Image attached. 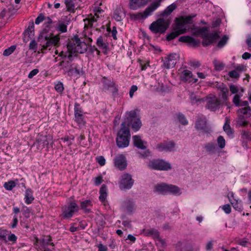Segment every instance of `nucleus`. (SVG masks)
Wrapping results in <instances>:
<instances>
[{
  "label": "nucleus",
  "mask_w": 251,
  "mask_h": 251,
  "mask_svg": "<svg viewBox=\"0 0 251 251\" xmlns=\"http://www.w3.org/2000/svg\"><path fill=\"white\" fill-rule=\"evenodd\" d=\"M132 139L134 145L135 147L141 150L146 149L147 142L143 141L140 136H133Z\"/></svg>",
  "instance_id": "25"
},
{
  "label": "nucleus",
  "mask_w": 251,
  "mask_h": 251,
  "mask_svg": "<svg viewBox=\"0 0 251 251\" xmlns=\"http://www.w3.org/2000/svg\"><path fill=\"white\" fill-rule=\"evenodd\" d=\"M115 166L120 170L126 169L127 163L126 157L122 154L116 156L114 158Z\"/></svg>",
  "instance_id": "19"
},
{
  "label": "nucleus",
  "mask_w": 251,
  "mask_h": 251,
  "mask_svg": "<svg viewBox=\"0 0 251 251\" xmlns=\"http://www.w3.org/2000/svg\"><path fill=\"white\" fill-rule=\"evenodd\" d=\"M149 233L152 235L153 238H155L156 239H157L160 236L158 230L154 228L150 229L149 231Z\"/></svg>",
  "instance_id": "53"
},
{
  "label": "nucleus",
  "mask_w": 251,
  "mask_h": 251,
  "mask_svg": "<svg viewBox=\"0 0 251 251\" xmlns=\"http://www.w3.org/2000/svg\"><path fill=\"white\" fill-rule=\"evenodd\" d=\"M148 166L151 169L157 170L167 171L172 168L170 163L162 159L150 161Z\"/></svg>",
  "instance_id": "11"
},
{
  "label": "nucleus",
  "mask_w": 251,
  "mask_h": 251,
  "mask_svg": "<svg viewBox=\"0 0 251 251\" xmlns=\"http://www.w3.org/2000/svg\"><path fill=\"white\" fill-rule=\"evenodd\" d=\"M130 138V130L128 127L126 126V122L123 123L121 128L118 131L116 138L117 146L120 148L127 147L129 144Z\"/></svg>",
  "instance_id": "5"
},
{
  "label": "nucleus",
  "mask_w": 251,
  "mask_h": 251,
  "mask_svg": "<svg viewBox=\"0 0 251 251\" xmlns=\"http://www.w3.org/2000/svg\"><path fill=\"white\" fill-rule=\"evenodd\" d=\"M134 182L131 176L127 173H125L121 176L119 182L120 189L121 190L130 189Z\"/></svg>",
  "instance_id": "12"
},
{
  "label": "nucleus",
  "mask_w": 251,
  "mask_h": 251,
  "mask_svg": "<svg viewBox=\"0 0 251 251\" xmlns=\"http://www.w3.org/2000/svg\"><path fill=\"white\" fill-rule=\"evenodd\" d=\"M75 121L77 123L79 126H83L85 125V121L84 119V116L82 114L79 115L77 113L75 114Z\"/></svg>",
  "instance_id": "39"
},
{
  "label": "nucleus",
  "mask_w": 251,
  "mask_h": 251,
  "mask_svg": "<svg viewBox=\"0 0 251 251\" xmlns=\"http://www.w3.org/2000/svg\"><path fill=\"white\" fill-rule=\"evenodd\" d=\"M6 238L7 242L11 241L13 243H15L17 239V237H16V236L13 233L10 234Z\"/></svg>",
  "instance_id": "62"
},
{
  "label": "nucleus",
  "mask_w": 251,
  "mask_h": 251,
  "mask_svg": "<svg viewBox=\"0 0 251 251\" xmlns=\"http://www.w3.org/2000/svg\"><path fill=\"white\" fill-rule=\"evenodd\" d=\"M126 122L130 125L132 129L136 132L138 131L142 126V122L140 119L137 117L136 112L132 110L126 113Z\"/></svg>",
  "instance_id": "8"
},
{
  "label": "nucleus",
  "mask_w": 251,
  "mask_h": 251,
  "mask_svg": "<svg viewBox=\"0 0 251 251\" xmlns=\"http://www.w3.org/2000/svg\"><path fill=\"white\" fill-rule=\"evenodd\" d=\"M195 127L197 130L206 133L208 132L205 118H199L196 122Z\"/></svg>",
  "instance_id": "21"
},
{
  "label": "nucleus",
  "mask_w": 251,
  "mask_h": 251,
  "mask_svg": "<svg viewBox=\"0 0 251 251\" xmlns=\"http://www.w3.org/2000/svg\"><path fill=\"white\" fill-rule=\"evenodd\" d=\"M54 88L56 92L59 93H62L64 89L63 83L60 81H58L55 84Z\"/></svg>",
  "instance_id": "47"
},
{
  "label": "nucleus",
  "mask_w": 251,
  "mask_h": 251,
  "mask_svg": "<svg viewBox=\"0 0 251 251\" xmlns=\"http://www.w3.org/2000/svg\"><path fill=\"white\" fill-rule=\"evenodd\" d=\"M122 208L127 213H132L135 209V203L132 200L127 199L123 201Z\"/></svg>",
  "instance_id": "22"
},
{
  "label": "nucleus",
  "mask_w": 251,
  "mask_h": 251,
  "mask_svg": "<svg viewBox=\"0 0 251 251\" xmlns=\"http://www.w3.org/2000/svg\"><path fill=\"white\" fill-rule=\"evenodd\" d=\"M179 56L176 53H172L165 56L163 59L162 67L166 69L174 68L178 60Z\"/></svg>",
  "instance_id": "13"
},
{
  "label": "nucleus",
  "mask_w": 251,
  "mask_h": 251,
  "mask_svg": "<svg viewBox=\"0 0 251 251\" xmlns=\"http://www.w3.org/2000/svg\"><path fill=\"white\" fill-rule=\"evenodd\" d=\"M126 17L125 10L122 7H117L113 11V18L117 21L120 22Z\"/></svg>",
  "instance_id": "23"
},
{
  "label": "nucleus",
  "mask_w": 251,
  "mask_h": 251,
  "mask_svg": "<svg viewBox=\"0 0 251 251\" xmlns=\"http://www.w3.org/2000/svg\"><path fill=\"white\" fill-rule=\"evenodd\" d=\"M168 194L179 196L181 194V191L178 186L168 184L167 194Z\"/></svg>",
  "instance_id": "30"
},
{
  "label": "nucleus",
  "mask_w": 251,
  "mask_h": 251,
  "mask_svg": "<svg viewBox=\"0 0 251 251\" xmlns=\"http://www.w3.org/2000/svg\"><path fill=\"white\" fill-rule=\"evenodd\" d=\"M7 232L6 230L0 229V239L4 241L6 243L7 242L6 238Z\"/></svg>",
  "instance_id": "51"
},
{
  "label": "nucleus",
  "mask_w": 251,
  "mask_h": 251,
  "mask_svg": "<svg viewBox=\"0 0 251 251\" xmlns=\"http://www.w3.org/2000/svg\"><path fill=\"white\" fill-rule=\"evenodd\" d=\"M52 137L50 136L39 135L37 139V146L38 149L42 150L48 148L50 144L52 142Z\"/></svg>",
  "instance_id": "17"
},
{
  "label": "nucleus",
  "mask_w": 251,
  "mask_h": 251,
  "mask_svg": "<svg viewBox=\"0 0 251 251\" xmlns=\"http://www.w3.org/2000/svg\"><path fill=\"white\" fill-rule=\"evenodd\" d=\"M76 0H65V4L67 10L73 12L75 8V3Z\"/></svg>",
  "instance_id": "38"
},
{
  "label": "nucleus",
  "mask_w": 251,
  "mask_h": 251,
  "mask_svg": "<svg viewBox=\"0 0 251 251\" xmlns=\"http://www.w3.org/2000/svg\"><path fill=\"white\" fill-rule=\"evenodd\" d=\"M45 27H50L51 24L53 23V22L52 20L50 19V17H45ZM55 22H53V24H54Z\"/></svg>",
  "instance_id": "55"
},
{
  "label": "nucleus",
  "mask_w": 251,
  "mask_h": 251,
  "mask_svg": "<svg viewBox=\"0 0 251 251\" xmlns=\"http://www.w3.org/2000/svg\"><path fill=\"white\" fill-rule=\"evenodd\" d=\"M183 33V32H170V34H168L167 35H166L165 38L167 41H170L176 38L180 34Z\"/></svg>",
  "instance_id": "46"
},
{
  "label": "nucleus",
  "mask_w": 251,
  "mask_h": 251,
  "mask_svg": "<svg viewBox=\"0 0 251 251\" xmlns=\"http://www.w3.org/2000/svg\"><path fill=\"white\" fill-rule=\"evenodd\" d=\"M237 113L240 115L248 118L251 116V109L250 107H245L240 108L238 110Z\"/></svg>",
  "instance_id": "34"
},
{
  "label": "nucleus",
  "mask_w": 251,
  "mask_h": 251,
  "mask_svg": "<svg viewBox=\"0 0 251 251\" xmlns=\"http://www.w3.org/2000/svg\"><path fill=\"white\" fill-rule=\"evenodd\" d=\"M163 0H155L148 7L143 13H131L130 16L134 20H144L155 11L161 4Z\"/></svg>",
  "instance_id": "7"
},
{
  "label": "nucleus",
  "mask_w": 251,
  "mask_h": 251,
  "mask_svg": "<svg viewBox=\"0 0 251 251\" xmlns=\"http://www.w3.org/2000/svg\"><path fill=\"white\" fill-rule=\"evenodd\" d=\"M78 210L77 204L75 201H70L62 207L63 217L65 219L70 218Z\"/></svg>",
  "instance_id": "10"
},
{
  "label": "nucleus",
  "mask_w": 251,
  "mask_h": 251,
  "mask_svg": "<svg viewBox=\"0 0 251 251\" xmlns=\"http://www.w3.org/2000/svg\"><path fill=\"white\" fill-rule=\"evenodd\" d=\"M68 50L71 53H83L88 49V45L85 42V39L78 35L75 36L69 40L67 45Z\"/></svg>",
  "instance_id": "2"
},
{
  "label": "nucleus",
  "mask_w": 251,
  "mask_h": 251,
  "mask_svg": "<svg viewBox=\"0 0 251 251\" xmlns=\"http://www.w3.org/2000/svg\"><path fill=\"white\" fill-rule=\"evenodd\" d=\"M97 161L100 166H103L105 164V159L102 156H100L97 157Z\"/></svg>",
  "instance_id": "64"
},
{
  "label": "nucleus",
  "mask_w": 251,
  "mask_h": 251,
  "mask_svg": "<svg viewBox=\"0 0 251 251\" xmlns=\"http://www.w3.org/2000/svg\"><path fill=\"white\" fill-rule=\"evenodd\" d=\"M168 187V184L165 183L157 184L154 186V191L159 194L167 195Z\"/></svg>",
  "instance_id": "27"
},
{
  "label": "nucleus",
  "mask_w": 251,
  "mask_h": 251,
  "mask_svg": "<svg viewBox=\"0 0 251 251\" xmlns=\"http://www.w3.org/2000/svg\"><path fill=\"white\" fill-rule=\"evenodd\" d=\"M65 73H68V75L70 76H77L80 75V69L77 68L75 64L71 69L67 68L66 66H65Z\"/></svg>",
  "instance_id": "29"
},
{
  "label": "nucleus",
  "mask_w": 251,
  "mask_h": 251,
  "mask_svg": "<svg viewBox=\"0 0 251 251\" xmlns=\"http://www.w3.org/2000/svg\"><path fill=\"white\" fill-rule=\"evenodd\" d=\"M188 64L191 66V67L194 68V69H196V68H199L201 64L200 63L197 61H194V60H191L190 61Z\"/></svg>",
  "instance_id": "57"
},
{
  "label": "nucleus",
  "mask_w": 251,
  "mask_h": 251,
  "mask_svg": "<svg viewBox=\"0 0 251 251\" xmlns=\"http://www.w3.org/2000/svg\"><path fill=\"white\" fill-rule=\"evenodd\" d=\"M97 45L99 48L103 50L104 53H107L108 50V45L105 42H103L101 37H99L97 40Z\"/></svg>",
  "instance_id": "35"
},
{
  "label": "nucleus",
  "mask_w": 251,
  "mask_h": 251,
  "mask_svg": "<svg viewBox=\"0 0 251 251\" xmlns=\"http://www.w3.org/2000/svg\"><path fill=\"white\" fill-rule=\"evenodd\" d=\"M138 89V87L136 85H132L130 87V90H129V97L130 98H132L134 92H135Z\"/></svg>",
  "instance_id": "61"
},
{
  "label": "nucleus",
  "mask_w": 251,
  "mask_h": 251,
  "mask_svg": "<svg viewBox=\"0 0 251 251\" xmlns=\"http://www.w3.org/2000/svg\"><path fill=\"white\" fill-rule=\"evenodd\" d=\"M15 46H11L8 48L5 49L3 52V55L5 56H8L11 54L16 50Z\"/></svg>",
  "instance_id": "43"
},
{
  "label": "nucleus",
  "mask_w": 251,
  "mask_h": 251,
  "mask_svg": "<svg viewBox=\"0 0 251 251\" xmlns=\"http://www.w3.org/2000/svg\"><path fill=\"white\" fill-rule=\"evenodd\" d=\"M34 199L33 196V192L30 189L26 190L25 193L24 200L26 204H30L32 202Z\"/></svg>",
  "instance_id": "31"
},
{
  "label": "nucleus",
  "mask_w": 251,
  "mask_h": 251,
  "mask_svg": "<svg viewBox=\"0 0 251 251\" xmlns=\"http://www.w3.org/2000/svg\"><path fill=\"white\" fill-rule=\"evenodd\" d=\"M195 36L201 37L202 39V44L203 46H207L217 43L216 48H223L227 43L229 39L228 36L225 35L219 39L220 37L218 32H194Z\"/></svg>",
  "instance_id": "1"
},
{
  "label": "nucleus",
  "mask_w": 251,
  "mask_h": 251,
  "mask_svg": "<svg viewBox=\"0 0 251 251\" xmlns=\"http://www.w3.org/2000/svg\"><path fill=\"white\" fill-rule=\"evenodd\" d=\"M196 15L180 16L176 17L172 25V31H186L190 25L193 24Z\"/></svg>",
  "instance_id": "3"
},
{
  "label": "nucleus",
  "mask_w": 251,
  "mask_h": 251,
  "mask_svg": "<svg viewBox=\"0 0 251 251\" xmlns=\"http://www.w3.org/2000/svg\"><path fill=\"white\" fill-rule=\"evenodd\" d=\"M204 101H206V108L211 111H215L220 107V99L213 94H209L204 98Z\"/></svg>",
  "instance_id": "14"
},
{
  "label": "nucleus",
  "mask_w": 251,
  "mask_h": 251,
  "mask_svg": "<svg viewBox=\"0 0 251 251\" xmlns=\"http://www.w3.org/2000/svg\"><path fill=\"white\" fill-rule=\"evenodd\" d=\"M228 75L230 77L233 78H237L240 76L239 73L235 70L229 72Z\"/></svg>",
  "instance_id": "59"
},
{
  "label": "nucleus",
  "mask_w": 251,
  "mask_h": 251,
  "mask_svg": "<svg viewBox=\"0 0 251 251\" xmlns=\"http://www.w3.org/2000/svg\"><path fill=\"white\" fill-rule=\"evenodd\" d=\"M220 207L224 210L226 214H229L231 212V207L228 204H225L220 206Z\"/></svg>",
  "instance_id": "56"
},
{
  "label": "nucleus",
  "mask_w": 251,
  "mask_h": 251,
  "mask_svg": "<svg viewBox=\"0 0 251 251\" xmlns=\"http://www.w3.org/2000/svg\"><path fill=\"white\" fill-rule=\"evenodd\" d=\"M241 95H239V94H236L233 99V102L236 105V106H239L240 105V99L241 97Z\"/></svg>",
  "instance_id": "60"
},
{
  "label": "nucleus",
  "mask_w": 251,
  "mask_h": 251,
  "mask_svg": "<svg viewBox=\"0 0 251 251\" xmlns=\"http://www.w3.org/2000/svg\"><path fill=\"white\" fill-rule=\"evenodd\" d=\"M227 196L233 207L237 211H241L243 209L242 201L239 199L235 198L234 193L232 192H229Z\"/></svg>",
  "instance_id": "18"
},
{
  "label": "nucleus",
  "mask_w": 251,
  "mask_h": 251,
  "mask_svg": "<svg viewBox=\"0 0 251 251\" xmlns=\"http://www.w3.org/2000/svg\"><path fill=\"white\" fill-rule=\"evenodd\" d=\"M230 122L228 119L226 118V122L223 126L224 130L226 132L228 136L232 138L233 136V132L230 126Z\"/></svg>",
  "instance_id": "33"
},
{
  "label": "nucleus",
  "mask_w": 251,
  "mask_h": 251,
  "mask_svg": "<svg viewBox=\"0 0 251 251\" xmlns=\"http://www.w3.org/2000/svg\"><path fill=\"white\" fill-rule=\"evenodd\" d=\"M80 205L81 209L83 210L85 213H89L91 211L93 203L91 200H85L80 202Z\"/></svg>",
  "instance_id": "28"
},
{
  "label": "nucleus",
  "mask_w": 251,
  "mask_h": 251,
  "mask_svg": "<svg viewBox=\"0 0 251 251\" xmlns=\"http://www.w3.org/2000/svg\"><path fill=\"white\" fill-rule=\"evenodd\" d=\"M74 64H72L69 61H62L60 63L59 66L62 67V69L64 70L65 71V66L67 67V68L68 69H71L72 67L74 66Z\"/></svg>",
  "instance_id": "50"
},
{
  "label": "nucleus",
  "mask_w": 251,
  "mask_h": 251,
  "mask_svg": "<svg viewBox=\"0 0 251 251\" xmlns=\"http://www.w3.org/2000/svg\"><path fill=\"white\" fill-rule=\"evenodd\" d=\"M48 32H41L39 36V39L41 41L43 38L46 41L45 44L43 45L41 50L44 52V50L52 46H56L59 44L60 37L59 35H54L52 33H50L49 35L47 34Z\"/></svg>",
  "instance_id": "6"
},
{
  "label": "nucleus",
  "mask_w": 251,
  "mask_h": 251,
  "mask_svg": "<svg viewBox=\"0 0 251 251\" xmlns=\"http://www.w3.org/2000/svg\"><path fill=\"white\" fill-rule=\"evenodd\" d=\"M176 144L173 141H166L158 144L156 149L159 151L171 152L175 151Z\"/></svg>",
  "instance_id": "16"
},
{
  "label": "nucleus",
  "mask_w": 251,
  "mask_h": 251,
  "mask_svg": "<svg viewBox=\"0 0 251 251\" xmlns=\"http://www.w3.org/2000/svg\"><path fill=\"white\" fill-rule=\"evenodd\" d=\"M45 19V16L42 13H40L35 20V24L38 25L42 22Z\"/></svg>",
  "instance_id": "58"
},
{
  "label": "nucleus",
  "mask_w": 251,
  "mask_h": 251,
  "mask_svg": "<svg viewBox=\"0 0 251 251\" xmlns=\"http://www.w3.org/2000/svg\"><path fill=\"white\" fill-rule=\"evenodd\" d=\"M213 64L216 70H217L221 71L224 68V64L217 60H214L213 61Z\"/></svg>",
  "instance_id": "52"
},
{
  "label": "nucleus",
  "mask_w": 251,
  "mask_h": 251,
  "mask_svg": "<svg viewBox=\"0 0 251 251\" xmlns=\"http://www.w3.org/2000/svg\"><path fill=\"white\" fill-rule=\"evenodd\" d=\"M229 90L232 94H236L238 93L239 90L238 87L233 84L230 85Z\"/></svg>",
  "instance_id": "63"
},
{
  "label": "nucleus",
  "mask_w": 251,
  "mask_h": 251,
  "mask_svg": "<svg viewBox=\"0 0 251 251\" xmlns=\"http://www.w3.org/2000/svg\"><path fill=\"white\" fill-rule=\"evenodd\" d=\"M246 118L245 117L238 114V118L236 120L237 125L240 126H246L247 124Z\"/></svg>",
  "instance_id": "42"
},
{
  "label": "nucleus",
  "mask_w": 251,
  "mask_h": 251,
  "mask_svg": "<svg viewBox=\"0 0 251 251\" xmlns=\"http://www.w3.org/2000/svg\"><path fill=\"white\" fill-rule=\"evenodd\" d=\"M103 89L110 93L115 94L118 92V89L115 83L110 80L105 79L103 81Z\"/></svg>",
  "instance_id": "20"
},
{
  "label": "nucleus",
  "mask_w": 251,
  "mask_h": 251,
  "mask_svg": "<svg viewBox=\"0 0 251 251\" xmlns=\"http://www.w3.org/2000/svg\"><path fill=\"white\" fill-rule=\"evenodd\" d=\"M149 0H129L130 8L136 10L137 8L145 5Z\"/></svg>",
  "instance_id": "26"
},
{
  "label": "nucleus",
  "mask_w": 251,
  "mask_h": 251,
  "mask_svg": "<svg viewBox=\"0 0 251 251\" xmlns=\"http://www.w3.org/2000/svg\"><path fill=\"white\" fill-rule=\"evenodd\" d=\"M190 99L192 104H199L201 102L204 101V99H200L198 97L197 95L194 93H191L190 95Z\"/></svg>",
  "instance_id": "37"
},
{
  "label": "nucleus",
  "mask_w": 251,
  "mask_h": 251,
  "mask_svg": "<svg viewBox=\"0 0 251 251\" xmlns=\"http://www.w3.org/2000/svg\"><path fill=\"white\" fill-rule=\"evenodd\" d=\"M37 47V44L34 40H32L29 44V50H33L36 52Z\"/></svg>",
  "instance_id": "54"
},
{
  "label": "nucleus",
  "mask_w": 251,
  "mask_h": 251,
  "mask_svg": "<svg viewBox=\"0 0 251 251\" xmlns=\"http://www.w3.org/2000/svg\"><path fill=\"white\" fill-rule=\"evenodd\" d=\"M204 148L207 151L213 153L216 150V145L214 143H209L205 145Z\"/></svg>",
  "instance_id": "40"
},
{
  "label": "nucleus",
  "mask_w": 251,
  "mask_h": 251,
  "mask_svg": "<svg viewBox=\"0 0 251 251\" xmlns=\"http://www.w3.org/2000/svg\"><path fill=\"white\" fill-rule=\"evenodd\" d=\"M170 24L169 19L159 18L150 25V29L151 31H166Z\"/></svg>",
  "instance_id": "9"
},
{
  "label": "nucleus",
  "mask_w": 251,
  "mask_h": 251,
  "mask_svg": "<svg viewBox=\"0 0 251 251\" xmlns=\"http://www.w3.org/2000/svg\"><path fill=\"white\" fill-rule=\"evenodd\" d=\"M177 7V5L176 3H173L168 6H167L160 14V15L164 16H167L170 15L174 10H175Z\"/></svg>",
  "instance_id": "32"
},
{
  "label": "nucleus",
  "mask_w": 251,
  "mask_h": 251,
  "mask_svg": "<svg viewBox=\"0 0 251 251\" xmlns=\"http://www.w3.org/2000/svg\"><path fill=\"white\" fill-rule=\"evenodd\" d=\"M16 181H18L17 180L16 181H9L8 182H5L3 187L4 188L8 191H11L16 186Z\"/></svg>",
  "instance_id": "41"
},
{
  "label": "nucleus",
  "mask_w": 251,
  "mask_h": 251,
  "mask_svg": "<svg viewBox=\"0 0 251 251\" xmlns=\"http://www.w3.org/2000/svg\"><path fill=\"white\" fill-rule=\"evenodd\" d=\"M222 86L223 87L221 88V91L222 95V98L224 99H226L228 95V90L226 87L224 86L223 84Z\"/></svg>",
  "instance_id": "49"
},
{
  "label": "nucleus",
  "mask_w": 251,
  "mask_h": 251,
  "mask_svg": "<svg viewBox=\"0 0 251 251\" xmlns=\"http://www.w3.org/2000/svg\"><path fill=\"white\" fill-rule=\"evenodd\" d=\"M68 22H69V21H65L62 20L59 21L57 25V29L59 31H67Z\"/></svg>",
  "instance_id": "36"
},
{
  "label": "nucleus",
  "mask_w": 251,
  "mask_h": 251,
  "mask_svg": "<svg viewBox=\"0 0 251 251\" xmlns=\"http://www.w3.org/2000/svg\"><path fill=\"white\" fill-rule=\"evenodd\" d=\"M221 19L220 18H214L212 22L211 27L212 28L219 27L221 24Z\"/></svg>",
  "instance_id": "48"
},
{
  "label": "nucleus",
  "mask_w": 251,
  "mask_h": 251,
  "mask_svg": "<svg viewBox=\"0 0 251 251\" xmlns=\"http://www.w3.org/2000/svg\"><path fill=\"white\" fill-rule=\"evenodd\" d=\"M99 4L100 5L101 2L98 3V2H97L93 6L94 15L91 14L87 18L84 20V28L85 30L92 28L93 30H97V28L96 29L94 28L97 25V19L102 16L104 13V11L101 8L98 6Z\"/></svg>",
  "instance_id": "4"
},
{
  "label": "nucleus",
  "mask_w": 251,
  "mask_h": 251,
  "mask_svg": "<svg viewBox=\"0 0 251 251\" xmlns=\"http://www.w3.org/2000/svg\"><path fill=\"white\" fill-rule=\"evenodd\" d=\"M178 41L187 43L190 46H196L200 43V41L196 40L193 37L189 36H182L179 38Z\"/></svg>",
  "instance_id": "24"
},
{
  "label": "nucleus",
  "mask_w": 251,
  "mask_h": 251,
  "mask_svg": "<svg viewBox=\"0 0 251 251\" xmlns=\"http://www.w3.org/2000/svg\"><path fill=\"white\" fill-rule=\"evenodd\" d=\"M179 79L185 83L194 84L198 81V78L194 77L192 72L187 69L181 71L178 74Z\"/></svg>",
  "instance_id": "15"
},
{
  "label": "nucleus",
  "mask_w": 251,
  "mask_h": 251,
  "mask_svg": "<svg viewBox=\"0 0 251 251\" xmlns=\"http://www.w3.org/2000/svg\"><path fill=\"white\" fill-rule=\"evenodd\" d=\"M217 144L219 148L222 149L225 148L226 141L222 136H219L217 138Z\"/></svg>",
  "instance_id": "45"
},
{
  "label": "nucleus",
  "mask_w": 251,
  "mask_h": 251,
  "mask_svg": "<svg viewBox=\"0 0 251 251\" xmlns=\"http://www.w3.org/2000/svg\"><path fill=\"white\" fill-rule=\"evenodd\" d=\"M177 119L178 121L183 125H187L188 124L185 116L182 113H179L177 115Z\"/></svg>",
  "instance_id": "44"
}]
</instances>
